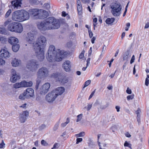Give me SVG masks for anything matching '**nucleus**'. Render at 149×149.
<instances>
[{
    "label": "nucleus",
    "instance_id": "obj_17",
    "mask_svg": "<svg viewBox=\"0 0 149 149\" xmlns=\"http://www.w3.org/2000/svg\"><path fill=\"white\" fill-rule=\"evenodd\" d=\"M9 53L6 50L1 49L0 51V56L4 58L8 57L9 56Z\"/></svg>",
    "mask_w": 149,
    "mask_h": 149
},
{
    "label": "nucleus",
    "instance_id": "obj_36",
    "mask_svg": "<svg viewBox=\"0 0 149 149\" xmlns=\"http://www.w3.org/2000/svg\"><path fill=\"white\" fill-rule=\"evenodd\" d=\"M41 144L42 145L47 146L48 145V143L44 140H42L41 141Z\"/></svg>",
    "mask_w": 149,
    "mask_h": 149
},
{
    "label": "nucleus",
    "instance_id": "obj_19",
    "mask_svg": "<svg viewBox=\"0 0 149 149\" xmlns=\"http://www.w3.org/2000/svg\"><path fill=\"white\" fill-rule=\"evenodd\" d=\"M16 22L10 23V24L8 26V30L11 31L15 32V28L16 26H17L16 25Z\"/></svg>",
    "mask_w": 149,
    "mask_h": 149
},
{
    "label": "nucleus",
    "instance_id": "obj_14",
    "mask_svg": "<svg viewBox=\"0 0 149 149\" xmlns=\"http://www.w3.org/2000/svg\"><path fill=\"white\" fill-rule=\"evenodd\" d=\"M27 39L28 42L30 44H32L34 41L35 37L33 33L29 32L27 33Z\"/></svg>",
    "mask_w": 149,
    "mask_h": 149
},
{
    "label": "nucleus",
    "instance_id": "obj_42",
    "mask_svg": "<svg viewBox=\"0 0 149 149\" xmlns=\"http://www.w3.org/2000/svg\"><path fill=\"white\" fill-rule=\"evenodd\" d=\"M59 124V122L55 125L54 127H53V130L54 131H56L58 128V125Z\"/></svg>",
    "mask_w": 149,
    "mask_h": 149
},
{
    "label": "nucleus",
    "instance_id": "obj_60",
    "mask_svg": "<svg viewBox=\"0 0 149 149\" xmlns=\"http://www.w3.org/2000/svg\"><path fill=\"white\" fill-rule=\"evenodd\" d=\"M90 60H91V58H88L87 61H86V62H87V64H86V66H88V65L89 64H90Z\"/></svg>",
    "mask_w": 149,
    "mask_h": 149
},
{
    "label": "nucleus",
    "instance_id": "obj_47",
    "mask_svg": "<svg viewBox=\"0 0 149 149\" xmlns=\"http://www.w3.org/2000/svg\"><path fill=\"white\" fill-rule=\"evenodd\" d=\"M101 104V103L98 100H96L94 104V105L95 106H97L99 105H100Z\"/></svg>",
    "mask_w": 149,
    "mask_h": 149
},
{
    "label": "nucleus",
    "instance_id": "obj_20",
    "mask_svg": "<svg viewBox=\"0 0 149 149\" xmlns=\"http://www.w3.org/2000/svg\"><path fill=\"white\" fill-rule=\"evenodd\" d=\"M77 4L78 13L79 15H81L82 12V8L80 0H77Z\"/></svg>",
    "mask_w": 149,
    "mask_h": 149
},
{
    "label": "nucleus",
    "instance_id": "obj_38",
    "mask_svg": "<svg viewBox=\"0 0 149 149\" xmlns=\"http://www.w3.org/2000/svg\"><path fill=\"white\" fill-rule=\"evenodd\" d=\"M11 12V9H9L6 12V13L5 15V17L6 18L8 17L10 15Z\"/></svg>",
    "mask_w": 149,
    "mask_h": 149
},
{
    "label": "nucleus",
    "instance_id": "obj_24",
    "mask_svg": "<svg viewBox=\"0 0 149 149\" xmlns=\"http://www.w3.org/2000/svg\"><path fill=\"white\" fill-rule=\"evenodd\" d=\"M20 62L19 60L15 58L13 60L11 64L13 66L16 67L19 65Z\"/></svg>",
    "mask_w": 149,
    "mask_h": 149
},
{
    "label": "nucleus",
    "instance_id": "obj_45",
    "mask_svg": "<svg viewBox=\"0 0 149 149\" xmlns=\"http://www.w3.org/2000/svg\"><path fill=\"white\" fill-rule=\"evenodd\" d=\"M82 139L81 138H78L76 139V143L78 144L79 143L82 141Z\"/></svg>",
    "mask_w": 149,
    "mask_h": 149
},
{
    "label": "nucleus",
    "instance_id": "obj_3",
    "mask_svg": "<svg viewBox=\"0 0 149 149\" xmlns=\"http://www.w3.org/2000/svg\"><path fill=\"white\" fill-rule=\"evenodd\" d=\"M64 52L59 49L57 51L55 50V47L51 45L49 48L46 58L49 62H52L55 61L59 62L62 60L64 57Z\"/></svg>",
    "mask_w": 149,
    "mask_h": 149
},
{
    "label": "nucleus",
    "instance_id": "obj_64",
    "mask_svg": "<svg viewBox=\"0 0 149 149\" xmlns=\"http://www.w3.org/2000/svg\"><path fill=\"white\" fill-rule=\"evenodd\" d=\"M107 88L109 90H112L113 88L112 86L111 85H109L108 86Z\"/></svg>",
    "mask_w": 149,
    "mask_h": 149
},
{
    "label": "nucleus",
    "instance_id": "obj_31",
    "mask_svg": "<svg viewBox=\"0 0 149 149\" xmlns=\"http://www.w3.org/2000/svg\"><path fill=\"white\" fill-rule=\"evenodd\" d=\"M41 82V80L40 79H38L36 81V84L35 86V88L36 90H37L38 88L39 85Z\"/></svg>",
    "mask_w": 149,
    "mask_h": 149
},
{
    "label": "nucleus",
    "instance_id": "obj_48",
    "mask_svg": "<svg viewBox=\"0 0 149 149\" xmlns=\"http://www.w3.org/2000/svg\"><path fill=\"white\" fill-rule=\"evenodd\" d=\"M5 61L3 59L0 58V65H3L5 64Z\"/></svg>",
    "mask_w": 149,
    "mask_h": 149
},
{
    "label": "nucleus",
    "instance_id": "obj_9",
    "mask_svg": "<svg viewBox=\"0 0 149 149\" xmlns=\"http://www.w3.org/2000/svg\"><path fill=\"white\" fill-rule=\"evenodd\" d=\"M57 97L56 94L52 91L48 93L46 95L45 99L48 102L52 103L55 100Z\"/></svg>",
    "mask_w": 149,
    "mask_h": 149
},
{
    "label": "nucleus",
    "instance_id": "obj_15",
    "mask_svg": "<svg viewBox=\"0 0 149 149\" xmlns=\"http://www.w3.org/2000/svg\"><path fill=\"white\" fill-rule=\"evenodd\" d=\"M21 1L22 0H13L11 3L14 8L17 9L21 7Z\"/></svg>",
    "mask_w": 149,
    "mask_h": 149
},
{
    "label": "nucleus",
    "instance_id": "obj_63",
    "mask_svg": "<svg viewBox=\"0 0 149 149\" xmlns=\"http://www.w3.org/2000/svg\"><path fill=\"white\" fill-rule=\"evenodd\" d=\"M92 107V104H88V107H87V110L88 111Z\"/></svg>",
    "mask_w": 149,
    "mask_h": 149
},
{
    "label": "nucleus",
    "instance_id": "obj_56",
    "mask_svg": "<svg viewBox=\"0 0 149 149\" xmlns=\"http://www.w3.org/2000/svg\"><path fill=\"white\" fill-rule=\"evenodd\" d=\"M44 6L47 9H48L50 8V6L48 3H45L44 4Z\"/></svg>",
    "mask_w": 149,
    "mask_h": 149
},
{
    "label": "nucleus",
    "instance_id": "obj_30",
    "mask_svg": "<svg viewBox=\"0 0 149 149\" xmlns=\"http://www.w3.org/2000/svg\"><path fill=\"white\" fill-rule=\"evenodd\" d=\"M70 122V119L69 118L67 119V121L66 122L63 123L61 124V126L62 127H64L66 125Z\"/></svg>",
    "mask_w": 149,
    "mask_h": 149
},
{
    "label": "nucleus",
    "instance_id": "obj_13",
    "mask_svg": "<svg viewBox=\"0 0 149 149\" xmlns=\"http://www.w3.org/2000/svg\"><path fill=\"white\" fill-rule=\"evenodd\" d=\"M62 67L66 71H70L71 68L70 62L68 60L65 61L63 64Z\"/></svg>",
    "mask_w": 149,
    "mask_h": 149
},
{
    "label": "nucleus",
    "instance_id": "obj_1",
    "mask_svg": "<svg viewBox=\"0 0 149 149\" xmlns=\"http://www.w3.org/2000/svg\"><path fill=\"white\" fill-rule=\"evenodd\" d=\"M46 44V38L43 36L38 37L36 42L33 44V48L35 54L40 61H43L44 59V50Z\"/></svg>",
    "mask_w": 149,
    "mask_h": 149
},
{
    "label": "nucleus",
    "instance_id": "obj_12",
    "mask_svg": "<svg viewBox=\"0 0 149 149\" xmlns=\"http://www.w3.org/2000/svg\"><path fill=\"white\" fill-rule=\"evenodd\" d=\"M24 92L28 99L33 97L34 96V91L32 88H28Z\"/></svg>",
    "mask_w": 149,
    "mask_h": 149
},
{
    "label": "nucleus",
    "instance_id": "obj_55",
    "mask_svg": "<svg viewBox=\"0 0 149 149\" xmlns=\"http://www.w3.org/2000/svg\"><path fill=\"white\" fill-rule=\"evenodd\" d=\"M88 33L90 38H91L93 36V33H92L91 30H89Z\"/></svg>",
    "mask_w": 149,
    "mask_h": 149
},
{
    "label": "nucleus",
    "instance_id": "obj_50",
    "mask_svg": "<svg viewBox=\"0 0 149 149\" xmlns=\"http://www.w3.org/2000/svg\"><path fill=\"white\" fill-rule=\"evenodd\" d=\"M149 83V80L148 79V78H146V79L145 84L146 86H148Z\"/></svg>",
    "mask_w": 149,
    "mask_h": 149
},
{
    "label": "nucleus",
    "instance_id": "obj_11",
    "mask_svg": "<svg viewBox=\"0 0 149 149\" xmlns=\"http://www.w3.org/2000/svg\"><path fill=\"white\" fill-rule=\"evenodd\" d=\"M29 115V112L26 110L23 111L20 113L19 119L21 123H24L26 120Z\"/></svg>",
    "mask_w": 149,
    "mask_h": 149
},
{
    "label": "nucleus",
    "instance_id": "obj_52",
    "mask_svg": "<svg viewBox=\"0 0 149 149\" xmlns=\"http://www.w3.org/2000/svg\"><path fill=\"white\" fill-rule=\"evenodd\" d=\"M46 127V125L45 124H42L40 127V130H42Z\"/></svg>",
    "mask_w": 149,
    "mask_h": 149
},
{
    "label": "nucleus",
    "instance_id": "obj_6",
    "mask_svg": "<svg viewBox=\"0 0 149 149\" xmlns=\"http://www.w3.org/2000/svg\"><path fill=\"white\" fill-rule=\"evenodd\" d=\"M110 7L111 9V12L113 16H118L120 15L122 6L119 3H113L111 4Z\"/></svg>",
    "mask_w": 149,
    "mask_h": 149
},
{
    "label": "nucleus",
    "instance_id": "obj_28",
    "mask_svg": "<svg viewBox=\"0 0 149 149\" xmlns=\"http://www.w3.org/2000/svg\"><path fill=\"white\" fill-rule=\"evenodd\" d=\"M19 98L21 100H24L25 99H28L25 94L24 92L20 94L19 97Z\"/></svg>",
    "mask_w": 149,
    "mask_h": 149
},
{
    "label": "nucleus",
    "instance_id": "obj_32",
    "mask_svg": "<svg viewBox=\"0 0 149 149\" xmlns=\"http://www.w3.org/2000/svg\"><path fill=\"white\" fill-rule=\"evenodd\" d=\"M0 41L1 43H5L7 41V39L4 37H0Z\"/></svg>",
    "mask_w": 149,
    "mask_h": 149
},
{
    "label": "nucleus",
    "instance_id": "obj_21",
    "mask_svg": "<svg viewBox=\"0 0 149 149\" xmlns=\"http://www.w3.org/2000/svg\"><path fill=\"white\" fill-rule=\"evenodd\" d=\"M8 42L9 43L13 45L17 44L18 42V40L17 38L11 37L8 39Z\"/></svg>",
    "mask_w": 149,
    "mask_h": 149
},
{
    "label": "nucleus",
    "instance_id": "obj_40",
    "mask_svg": "<svg viewBox=\"0 0 149 149\" xmlns=\"http://www.w3.org/2000/svg\"><path fill=\"white\" fill-rule=\"evenodd\" d=\"M84 52H85V51L84 50H83V51H82L81 52V54L79 56V58H80L81 59V58H82L84 56Z\"/></svg>",
    "mask_w": 149,
    "mask_h": 149
},
{
    "label": "nucleus",
    "instance_id": "obj_18",
    "mask_svg": "<svg viewBox=\"0 0 149 149\" xmlns=\"http://www.w3.org/2000/svg\"><path fill=\"white\" fill-rule=\"evenodd\" d=\"M16 26L15 28V32L21 33L23 31V27L22 25L20 23L16 22Z\"/></svg>",
    "mask_w": 149,
    "mask_h": 149
},
{
    "label": "nucleus",
    "instance_id": "obj_22",
    "mask_svg": "<svg viewBox=\"0 0 149 149\" xmlns=\"http://www.w3.org/2000/svg\"><path fill=\"white\" fill-rule=\"evenodd\" d=\"M21 87H30L32 84L33 83L31 81H30L29 82H27L26 81H24L21 82L20 83Z\"/></svg>",
    "mask_w": 149,
    "mask_h": 149
},
{
    "label": "nucleus",
    "instance_id": "obj_57",
    "mask_svg": "<svg viewBox=\"0 0 149 149\" xmlns=\"http://www.w3.org/2000/svg\"><path fill=\"white\" fill-rule=\"evenodd\" d=\"M27 104L26 103H25L24 104H23L21 106H19V107L20 108H22L24 109H26V106L27 105Z\"/></svg>",
    "mask_w": 149,
    "mask_h": 149
},
{
    "label": "nucleus",
    "instance_id": "obj_4",
    "mask_svg": "<svg viewBox=\"0 0 149 149\" xmlns=\"http://www.w3.org/2000/svg\"><path fill=\"white\" fill-rule=\"evenodd\" d=\"M28 12L29 17L31 16L33 19H43L46 17L48 13L46 11L37 8L29 9Z\"/></svg>",
    "mask_w": 149,
    "mask_h": 149
},
{
    "label": "nucleus",
    "instance_id": "obj_25",
    "mask_svg": "<svg viewBox=\"0 0 149 149\" xmlns=\"http://www.w3.org/2000/svg\"><path fill=\"white\" fill-rule=\"evenodd\" d=\"M115 19L114 18H108L106 20L105 22L107 24H110L112 23L114 21Z\"/></svg>",
    "mask_w": 149,
    "mask_h": 149
},
{
    "label": "nucleus",
    "instance_id": "obj_8",
    "mask_svg": "<svg viewBox=\"0 0 149 149\" xmlns=\"http://www.w3.org/2000/svg\"><path fill=\"white\" fill-rule=\"evenodd\" d=\"M39 65L37 61L32 60L28 61L26 67L29 70L32 71H36L38 68Z\"/></svg>",
    "mask_w": 149,
    "mask_h": 149
},
{
    "label": "nucleus",
    "instance_id": "obj_58",
    "mask_svg": "<svg viewBox=\"0 0 149 149\" xmlns=\"http://www.w3.org/2000/svg\"><path fill=\"white\" fill-rule=\"evenodd\" d=\"M108 106V105L100 106V108L102 109H106Z\"/></svg>",
    "mask_w": 149,
    "mask_h": 149
},
{
    "label": "nucleus",
    "instance_id": "obj_53",
    "mask_svg": "<svg viewBox=\"0 0 149 149\" xmlns=\"http://www.w3.org/2000/svg\"><path fill=\"white\" fill-rule=\"evenodd\" d=\"M59 147V144L57 143H55L53 147V148L54 149L57 148H58Z\"/></svg>",
    "mask_w": 149,
    "mask_h": 149
},
{
    "label": "nucleus",
    "instance_id": "obj_29",
    "mask_svg": "<svg viewBox=\"0 0 149 149\" xmlns=\"http://www.w3.org/2000/svg\"><path fill=\"white\" fill-rule=\"evenodd\" d=\"M59 74L57 72H56L52 73L50 75V77L53 78H57L59 76Z\"/></svg>",
    "mask_w": 149,
    "mask_h": 149
},
{
    "label": "nucleus",
    "instance_id": "obj_39",
    "mask_svg": "<svg viewBox=\"0 0 149 149\" xmlns=\"http://www.w3.org/2000/svg\"><path fill=\"white\" fill-rule=\"evenodd\" d=\"M91 82V81L90 80H88L86 81L84 83V88L88 86Z\"/></svg>",
    "mask_w": 149,
    "mask_h": 149
},
{
    "label": "nucleus",
    "instance_id": "obj_37",
    "mask_svg": "<svg viewBox=\"0 0 149 149\" xmlns=\"http://www.w3.org/2000/svg\"><path fill=\"white\" fill-rule=\"evenodd\" d=\"M134 94H132L131 95H128L127 97V100H132L134 98Z\"/></svg>",
    "mask_w": 149,
    "mask_h": 149
},
{
    "label": "nucleus",
    "instance_id": "obj_41",
    "mask_svg": "<svg viewBox=\"0 0 149 149\" xmlns=\"http://www.w3.org/2000/svg\"><path fill=\"white\" fill-rule=\"evenodd\" d=\"M6 32V30L4 28H0V33L1 34H3L5 33Z\"/></svg>",
    "mask_w": 149,
    "mask_h": 149
},
{
    "label": "nucleus",
    "instance_id": "obj_43",
    "mask_svg": "<svg viewBox=\"0 0 149 149\" xmlns=\"http://www.w3.org/2000/svg\"><path fill=\"white\" fill-rule=\"evenodd\" d=\"M124 146H125L128 147L129 148H131V145L127 141H126L124 144Z\"/></svg>",
    "mask_w": 149,
    "mask_h": 149
},
{
    "label": "nucleus",
    "instance_id": "obj_16",
    "mask_svg": "<svg viewBox=\"0 0 149 149\" xmlns=\"http://www.w3.org/2000/svg\"><path fill=\"white\" fill-rule=\"evenodd\" d=\"M65 88L63 87H59L57 88L55 90L53 91H54L56 95L57 96L58 95H60L62 94L65 91Z\"/></svg>",
    "mask_w": 149,
    "mask_h": 149
},
{
    "label": "nucleus",
    "instance_id": "obj_44",
    "mask_svg": "<svg viewBox=\"0 0 149 149\" xmlns=\"http://www.w3.org/2000/svg\"><path fill=\"white\" fill-rule=\"evenodd\" d=\"M140 109L139 108H138L137 110L136 111V113L137 114V116H140V113L141 112Z\"/></svg>",
    "mask_w": 149,
    "mask_h": 149
},
{
    "label": "nucleus",
    "instance_id": "obj_33",
    "mask_svg": "<svg viewBox=\"0 0 149 149\" xmlns=\"http://www.w3.org/2000/svg\"><path fill=\"white\" fill-rule=\"evenodd\" d=\"M85 135V132H81L79 134H77L75 135L77 137H83Z\"/></svg>",
    "mask_w": 149,
    "mask_h": 149
},
{
    "label": "nucleus",
    "instance_id": "obj_35",
    "mask_svg": "<svg viewBox=\"0 0 149 149\" xmlns=\"http://www.w3.org/2000/svg\"><path fill=\"white\" fill-rule=\"evenodd\" d=\"M83 114L82 113H81L79 115L77 116V122H78L80 121L82 118Z\"/></svg>",
    "mask_w": 149,
    "mask_h": 149
},
{
    "label": "nucleus",
    "instance_id": "obj_59",
    "mask_svg": "<svg viewBox=\"0 0 149 149\" xmlns=\"http://www.w3.org/2000/svg\"><path fill=\"white\" fill-rule=\"evenodd\" d=\"M30 1L32 3L36 4L38 3V0H30Z\"/></svg>",
    "mask_w": 149,
    "mask_h": 149
},
{
    "label": "nucleus",
    "instance_id": "obj_5",
    "mask_svg": "<svg viewBox=\"0 0 149 149\" xmlns=\"http://www.w3.org/2000/svg\"><path fill=\"white\" fill-rule=\"evenodd\" d=\"M29 19L28 12L25 10H17L13 13L12 14V19L15 21L22 22Z\"/></svg>",
    "mask_w": 149,
    "mask_h": 149
},
{
    "label": "nucleus",
    "instance_id": "obj_34",
    "mask_svg": "<svg viewBox=\"0 0 149 149\" xmlns=\"http://www.w3.org/2000/svg\"><path fill=\"white\" fill-rule=\"evenodd\" d=\"M14 87L15 88H18L21 87L20 83H16L14 84Z\"/></svg>",
    "mask_w": 149,
    "mask_h": 149
},
{
    "label": "nucleus",
    "instance_id": "obj_10",
    "mask_svg": "<svg viewBox=\"0 0 149 149\" xmlns=\"http://www.w3.org/2000/svg\"><path fill=\"white\" fill-rule=\"evenodd\" d=\"M50 87V84L49 83H45L40 88V93L42 95H45L48 91Z\"/></svg>",
    "mask_w": 149,
    "mask_h": 149
},
{
    "label": "nucleus",
    "instance_id": "obj_54",
    "mask_svg": "<svg viewBox=\"0 0 149 149\" xmlns=\"http://www.w3.org/2000/svg\"><path fill=\"white\" fill-rule=\"evenodd\" d=\"M5 144L4 142L2 140V142L0 144V148H2L5 146Z\"/></svg>",
    "mask_w": 149,
    "mask_h": 149
},
{
    "label": "nucleus",
    "instance_id": "obj_27",
    "mask_svg": "<svg viewBox=\"0 0 149 149\" xmlns=\"http://www.w3.org/2000/svg\"><path fill=\"white\" fill-rule=\"evenodd\" d=\"M129 54V51L128 50L125 52L123 56V59L124 61L127 60L128 58Z\"/></svg>",
    "mask_w": 149,
    "mask_h": 149
},
{
    "label": "nucleus",
    "instance_id": "obj_23",
    "mask_svg": "<svg viewBox=\"0 0 149 149\" xmlns=\"http://www.w3.org/2000/svg\"><path fill=\"white\" fill-rule=\"evenodd\" d=\"M20 79V76L16 74H13V75L10 78V81L13 83L15 82L16 81Z\"/></svg>",
    "mask_w": 149,
    "mask_h": 149
},
{
    "label": "nucleus",
    "instance_id": "obj_49",
    "mask_svg": "<svg viewBox=\"0 0 149 149\" xmlns=\"http://www.w3.org/2000/svg\"><path fill=\"white\" fill-rule=\"evenodd\" d=\"M126 93L128 94H130L132 93V91L131 89H130L129 87H127L126 91Z\"/></svg>",
    "mask_w": 149,
    "mask_h": 149
},
{
    "label": "nucleus",
    "instance_id": "obj_26",
    "mask_svg": "<svg viewBox=\"0 0 149 149\" xmlns=\"http://www.w3.org/2000/svg\"><path fill=\"white\" fill-rule=\"evenodd\" d=\"M19 45L17 44L14 45L12 46V49L15 52H16L17 51L19 50Z\"/></svg>",
    "mask_w": 149,
    "mask_h": 149
},
{
    "label": "nucleus",
    "instance_id": "obj_7",
    "mask_svg": "<svg viewBox=\"0 0 149 149\" xmlns=\"http://www.w3.org/2000/svg\"><path fill=\"white\" fill-rule=\"evenodd\" d=\"M49 75V70L45 67H42L40 68L37 72V76L40 79H45Z\"/></svg>",
    "mask_w": 149,
    "mask_h": 149
},
{
    "label": "nucleus",
    "instance_id": "obj_51",
    "mask_svg": "<svg viewBox=\"0 0 149 149\" xmlns=\"http://www.w3.org/2000/svg\"><path fill=\"white\" fill-rule=\"evenodd\" d=\"M135 59V58L134 56L133 55L130 60V63L132 64L133 62H134Z\"/></svg>",
    "mask_w": 149,
    "mask_h": 149
},
{
    "label": "nucleus",
    "instance_id": "obj_62",
    "mask_svg": "<svg viewBox=\"0 0 149 149\" xmlns=\"http://www.w3.org/2000/svg\"><path fill=\"white\" fill-rule=\"evenodd\" d=\"M92 52V47H91L88 51V56H90Z\"/></svg>",
    "mask_w": 149,
    "mask_h": 149
},
{
    "label": "nucleus",
    "instance_id": "obj_46",
    "mask_svg": "<svg viewBox=\"0 0 149 149\" xmlns=\"http://www.w3.org/2000/svg\"><path fill=\"white\" fill-rule=\"evenodd\" d=\"M126 27L125 28V30L126 31H128L130 26V23L129 22L127 23L126 24Z\"/></svg>",
    "mask_w": 149,
    "mask_h": 149
},
{
    "label": "nucleus",
    "instance_id": "obj_61",
    "mask_svg": "<svg viewBox=\"0 0 149 149\" xmlns=\"http://www.w3.org/2000/svg\"><path fill=\"white\" fill-rule=\"evenodd\" d=\"M96 39V38L95 37H93L91 40V42L92 44L94 43V41Z\"/></svg>",
    "mask_w": 149,
    "mask_h": 149
},
{
    "label": "nucleus",
    "instance_id": "obj_2",
    "mask_svg": "<svg viewBox=\"0 0 149 149\" xmlns=\"http://www.w3.org/2000/svg\"><path fill=\"white\" fill-rule=\"evenodd\" d=\"M38 29L41 31L57 29L60 26L59 21L53 17H49L43 22L38 23Z\"/></svg>",
    "mask_w": 149,
    "mask_h": 149
}]
</instances>
